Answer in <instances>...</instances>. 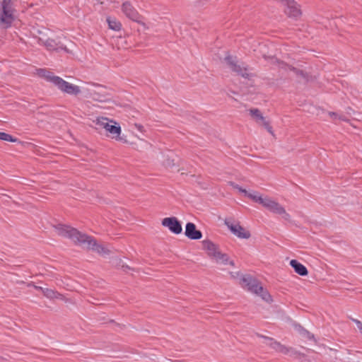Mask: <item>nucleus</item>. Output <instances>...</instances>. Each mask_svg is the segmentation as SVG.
Returning a JSON list of instances; mask_svg holds the SVG:
<instances>
[{"label":"nucleus","instance_id":"1","mask_svg":"<svg viewBox=\"0 0 362 362\" xmlns=\"http://www.w3.org/2000/svg\"><path fill=\"white\" fill-rule=\"evenodd\" d=\"M54 229L59 235L70 240L76 246L86 249H105L95 237L70 225L58 223L54 226Z\"/></svg>","mask_w":362,"mask_h":362},{"label":"nucleus","instance_id":"2","mask_svg":"<svg viewBox=\"0 0 362 362\" xmlns=\"http://www.w3.org/2000/svg\"><path fill=\"white\" fill-rule=\"evenodd\" d=\"M230 275L234 279L240 276L239 284L245 290L259 296L263 300L267 303L272 302V297L268 291L259 284L257 279H254L250 275H240L238 272H231Z\"/></svg>","mask_w":362,"mask_h":362},{"label":"nucleus","instance_id":"3","mask_svg":"<svg viewBox=\"0 0 362 362\" xmlns=\"http://www.w3.org/2000/svg\"><path fill=\"white\" fill-rule=\"evenodd\" d=\"M37 71L40 76L54 85L59 90L64 93L77 95L81 93L79 86L64 81L61 77L54 75L52 72L45 69H39Z\"/></svg>","mask_w":362,"mask_h":362},{"label":"nucleus","instance_id":"4","mask_svg":"<svg viewBox=\"0 0 362 362\" xmlns=\"http://www.w3.org/2000/svg\"><path fill=\"white\" fill-rule=\"evenodd\" d=\"M247 197L255 202L262 204L270 212L281 215L284 220L288 221L290 219V215L286 213L285 209L272 199L267 197H262L259 193L255 191L249 192Z\"/></svg>","mask_w":362,"mask_h":362},{"label":"nucleus","instance_id":"5","mask_svg":"<svg viewBox=\"0 0 362 362\" xmlns=\"http://www.w3.org/2000/svg\"><path fill=\"white\" fill-rule=\"evenodd\" d=\"M13 11L11 0H3L0 3V28L11 26L14 20Z\"/></svg>","mask_w":362,"mask_h":362},{"label":"nucleus","instance_id":"6","mask_svg":"<svg viewBox=\"0 0 362 362\" xmlns=\"http://www.w3.org/2000/svg\"><path fill=\"white\" fill-rule=\"evenodd\" d=\"M225 61L229 68L238 75L244 78H248L250 74L244 63L238 61L236 57L228 55L225 57Z\"/></svg>","mask_w":362,"mask_h":362},{"label":"nucleus","instance_id":"7","mask_svg":"<svg viewBox=\"0 0 362 362\" xmlns=\"http://www.w3.org/2000/svg\"><path fill=\"white\" fill-rule=\"evenodd\" d=\"M97 124L105 129L110 134L115 135L117 139H120L119 135L122 130L120 125L117 122L110 120L106 117H101L97 119Z\"/></svg>","mask_w":362,"mask_h":362},{"label":"nucleus","instance_id":"8","mask_svg":"<svg viewBox=\"0 0 362 362\" xmlns=\"http://www.w3.org/2000/svg\"><path fill=\"white\" fill-rule=\"evenodd\" d=\"M279 1L284 6L285 13L288 17L296 19L301 15L298 5L293 0H279Z\"/></svg>","mask_w":362,"mask_h":362},{"label":"nucleus","instance_id":"9","mask_svg":"<svg viewBox=\"0 0 362 362\" xmlns=\"http://www.w3.org/2000/svg\"><path fill=\"white\" fill-rule=\"evenodd\" d=\"M162 226L168 228V230L175 234H180L182 231V227L180 221L175 216L167 217L162 220Z\"/></svg>","mask_w":362,"mask_h":362},{"label":"nucleus","instance_id":"10","mask_svg":"<svg viewBox=\"0 0 362 362\" xmlns=\"http://www.w3.org/2000/svg\"><path fill=\"white\" fill-rule=\"evenodd\" d=\"M225 224L229 228L230 232L239 238L247 239L250 238V233L248 230H246L239 223H232L230 221L226 220Z\"/></svg>","mask_w":362,"mask_h":362},{"label":"nucleus","instance_id":"11","mask_svg":"<svg viewBox=\"0 0 362 362\" xmlns=\"http://www.w3.org/2000/svg\"><path fill=\"white\" fill-rule=\"evenodd\" d=\"M122 11L127 18L133 21L139 22L141 16L130 1L123 2Z\"/></svg>","mask_w":362,"mask_h":362},{"label":"nucleus","instance_id":"12","mask_svg":"<svg viewBox=\"0 0 362 362\" xmlns=\"http://www.w3.org/2000/svg\"><path fill=\"white\" fill-rule=\"evenodd\" d=\"M185 235L190 240H199L202 237V233L197 229L194 223L188 222L185 226Z\"/></svg>","mask_w":362,"mask_h":362},{"label":"nucleus","instance_id":"13","mask_svg":"<svg viewBox=\"0 0 362 362\" xmlns=\"http://www.w3.org/2000/svg\"><path fill=\"white\" fill-rule=\"evenodd\" d=\"M209 255L213 258L218 264H233V262L230 260L228 257L221 252V250H209Z\"/></svg>","mask_w":362,"mask_h":362},{"label":"nucleus","instance_id":"14","mask_svg":"<svg viewBox=\"0 0 362 362\" xmlns=\"http://www.w3.org/2000/svg\"><path fill=\"white\" fill-rule=\"evenodd\" d=\"M261 337L263 339V341H262L263 343L271 346L276 351L282 352V353L286 352V351H287L286 349L284 346L280 344L279 343L275 341L273 339L267 337H263V336H261Z\"/></svg>","mask_w":362,"mask_h":362},{"label":"nucleus","instance_id":"15","mask_svg":"<svg viewBox=\"0 0 362 362\" xmlns=\"http://www.w3.org/2000/svg\"><path fill=\"white\" fill-rule=\"evenodd\" d=\"M290 265L294 269L295 272L300 276H305L308 274V270L302 264L296 259H292L290 262Z\"/></svg>","mask_w":362,"mask_h":362},{"label":"nucleus","instance_id":"16","mask_svg":"<svg viewBox=\"0 0 362 362\" xmlns=\"http://www.w3.org/2000/svg\"><path fill=\"white\" fill-rule=\"evenodd\" d=\"M106 21L110 29L114 31H119L122 29V24L115 18L107 17Z\"/></svg>","mask_w":362,"mask_h":362},{"label":"nucleus","instance_id":"17","mask_svg":"<svg viewBox=\"0 0 362 362\" xmlns=\"http://www.w3.org/2000/svg\"><path fill=\"white\" fill-rule=\"evenodd\" d=\"M0 140L9 142H16L18 141V139L14 138L9 134L0 132Z\"/></svg>","mask_w":362,"mask_h":362},{"label":"nucleus","instance_id":"18","mask_svg":"<svg viewBox=\"0 0 362 362\" xmlns=\"http://www.w3.org/2000/svg\"><path fill=\"white\" fill-rule=\"evenodd\" d=\"M250 112L253 116L257 121H264V117H263L262 114L260 112V111L257 108H253L250 110Z\"/></svg>","mask_w":362,"mask_h":362},{"label":"nucleus","instance_id":"19","mask_svg":"<svg viewBox=\"0 0 362 362\" xmlns=\"http://www.w3.org/2000/svg\"><path fill=\"white\" fill-rule=\"evenodd\" d=\"M203 249H216L215 245L210 240H204L202 241Z\"/></svg>","mask_w":362,"mask_h":362},{"label":"nucleus","instance_id":"20","mask_svg":"<svg viewBox=\"0 0 362 362\" xmlns=\"http://www.w3.org/2000/svg\"><path fill=\"white\" fill-rule=\"evenodd\" d=\"M232 185L233 186L234 188L237 189L240 192L243 193L245 196L247 197L249 191L246 190L245 189H243L238 185H235L234 183H232Z\"/></svg>","mask_w":362,"mask_h":362},{"label":"nucleus","instance_id":"21","mask_svg":"<svg viewBox=\"0 0 362 362\" xmlns=\"http://www.w3.org/2000/svg\"><path fill=\"white\" fill-rule=\"evenodd\" d=\"M44 292V294L48 297V298H54L56 297V293L52 291V290H50V289H45L43 291Z\"/></svg>","mask_w":362,"mask_h":362},{"label":"nucleus","instance_id":"22","mask_svg":"<svg viewBox=\"0 0 362 362\" xmlns=\"http://www.w3.org/2000/svg\"><path fill=\"white\" fill-rule=\"evenodd\" d=\"M264 127H265V129L269 132L271 133L272 134H273V132H272V127L269 125V122L267 121H266L265 119H264V121L262 122Z\"/></svg>","mask_w":362,"mask_h":362},{"label":"nucleus","instance_id":"23","mask_svg":"<svg viewBox=\"0 0 362 362\" xmlns=\"http://www.w3.org/2000/svg\"><path fill=\"white\" fill-rule=\"evenodd\" d=\"M54 44H55L54 41L53 40H50V39H48L45 42V46L49 49H54Z\"/></svg>","mask_w":362,"mask_h":362},{"label":"nucleus","instance_id":"24","mask_svg":"<svg viewBox=\"0 0 362 362\" xmlns=\"http://www.w3.org/2000/svg\"><path fill=\"white\" fill-rule=\"evenodd\" d=\"M293 71L297 74V75H300L302 76L303 77H305V74H304V72L302 71V70H298L295 68L293 69Z\"/></svg>","mask_w":362,"mask_h":362},{"label":"nucleus","instance_id":"25","mask_svg":"<svg viewBox=\"0 0 362 362\" xmlns=\"http://www.w3.org/2000/svg\"><path fill=\"white\" fill-rule=\"evenodd\" d=\"M354 322H356L359 330H361L362 328V323L359 320H355Z\"/></svg>","mask_w":362,"mask_h":362},{"label":"nucleus","instance_id":"26","mask_svg":"<svg viewBox=\"0 0 362 362\" xmlns=\"http://www.w3.org/2000/svg\"><path fill=\"white\" fill-rule=\"evenodd\" d=\"M329 115H330L331 117H334V118H336V117H337V114H336L335 112H329Z\"/></svg>","mask_w":362,"mask_h":362},{"label":"nucleus","instance_id":"27","mask_svg":"<svg viewBox=\"0 0 362 362\" xmlns=\"http://www.w3.org/2000/svg\"><path fill=\"white\" fill-rule=\"evenodd\" d=\"M361 333L362 334V327H361V329L360 330Z\"/></svg>","mask_w":362,"mask_h":362}]
</instances>
